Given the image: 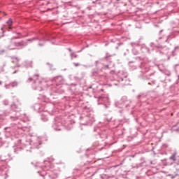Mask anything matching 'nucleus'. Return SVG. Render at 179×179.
<instances>
[{
  "mask_svg": "<svg viewBox=\"0 0 179 179\" xmlns=\"http://www.w3.org/2000/svg\"><path fill=\"white\" fill-rule=\"evenodd\" d=\"M78 65H79V64H76V66H78Z\"/></svg>",
  "mask_w": 179,
  "mask_h": 179,
  "instance_id": "20e7f679",
  "label": "nucleus"
},
{
  "mask_svg": "<svg viewBox=\"0 0 179 179\" xmlns=\"http://www.w3.org/2000/svg\"><path fill=\"white\" fill-rule=\"evenodd\" d=\"M171 115H173V113H171Z\"/></svg>",
  "mask_w": 179,
  "mask_h": 179,
  "instance_id": "39448f33",
  "label": "nucleus"
},
{
  "mask_svg": "<svg viewBox=\"0 0 179 179\" xmlns=\"http://www.w3.org/2000/svg\"><path fill=\"white\" fill-rule=\"evenodd\" d=\"M117 1H120V0H117Z\"/></svg>",
  "mask_w": 179,
  "mask_h": 179,
  "instance_id": "423d86ee",
  "label": "nucleus"
},
{
  "mask_svg": "<svg viewBox=\"0 0 179 179\" xmlns=\"http://www.w3.org/2000/svg\"><path fill=\"white\" fill-rule=\"evenodd\" d=\"M3 52H5V50L0 49V55H1V54H3Z\"/></svg>",
  "mask_w": 179,
  "mask_h": 179,
  "instance_id": "7ed1b4c3",
  "label": "nucleus"
},
{
  "mask_svg": "<svg viewBox=\"0 0 179 179\" xmlns=\"http://www.w3.org/2000/svg\"><path fill=\"white\" fill-rule=\"evenodd\" d=\"M170 160H173V162H176V160H177V152L173 153L170 157Z\"/></svg>",
  "mask_w": 179,
  "mask_h": 179,
  "instance_id": "f257e3e1",
  "label": "nucleus"
},
{
  "mask_svg": "<svg viewBox=\"0 0 179 179\" xmlns=\"http://www.w3.org/2000/svg\"><path fill=\"white\" fill-rule=\"evenodd\" d=\"M13 22H12V20L11 19H9L8 21H7V24L8 26V29H12V24H13Z\"/></svg>",
  "mask_w": 179,
  "mask_h": 179,
  "instance_id": "f03ea898",
  "label": "nucleus"
}]
</instances>
